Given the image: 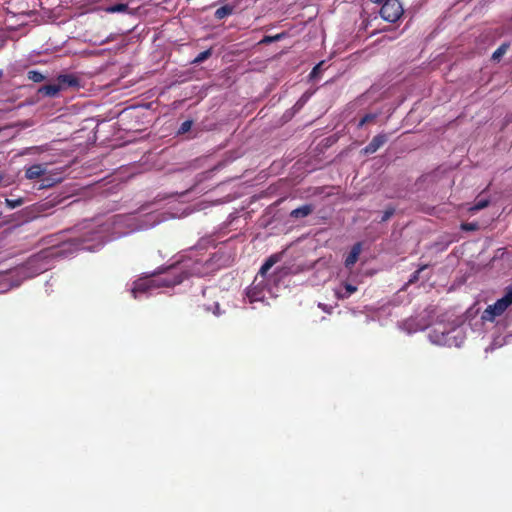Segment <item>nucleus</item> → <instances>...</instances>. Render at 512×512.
I'll use <instances>...</instances> for the list:
<instances>
[{
    "label": "nucleus",
    "instance_id": "nucleus-17",
    "mask_svg": "<svg viewBox=\"0 0 512 512\" xmlns=\"http://www.w3.org/2000/svg\"><path fill=\"white\" fill-rule=\"evenodd\" d=\"M312 206L311 205H303L299 208H296L292 210L291 217L293 218H303L308 216L312 212Z\"/></svg>",
    "mask_w": 512,
    "mask_h": 512
},
{
    "label": "nucleus",
    "instance_id": "nucleus-3",
    "mask_svg": "<svg viewBox=\"0 0 512 512\" xmlns=\"http://www.w3.org/2000/svg\"><path fill=\"white\" fill-rule=\"evenodd\" d=\"M431 343L439 346L459 347L464 341V333L461 328L447 326L443 323L435 324L428 333Z\"/></svg>",
    "mask_w": 512,
    "mask_h": 512
},
{
    "label": "nucleus",
    "instance_id": "nucleus-36",
    "mask_svg": "<svg viewBox=\"0 0 512 512\" xmlns=\"http://www.w3.org/2000/svg\"><path fill=\"white\" fill-rule=\"evenodd\" d=\"M48 269H49V266H45V267L43 268V270H48Z\"/></svg>",
    "mask_w": 512,
    "mask_h": 512
},
{
    "label": "nucleus",
    "instance_id": "nucleus-37",
    "mask_svg": "<svg viewBox=\"0 0 512 512\" xmlns=\"http://www.w3.org/2000/svg\"><path fill=\"white\" fill-rule=\"evenodd\" d=\"M3 73H2V70H0V78L2 77Z\"/></svg>",
    "mask_w": 512,
    "mask_h": 512
},
{
    "label": "nucleus",
    "instance_id": "nucleus-10",
    "mask_svg": "<svg viewBox=\"0 0 512 512\" xmlns=\"http://www.w3.org/2000/svg\"><path fill=\"white\" fill-rule=\"evenodd\" d=\"M362 247L360 243L355 244L345 259V266L352 267L358 260Z\"/></svg>",
    "mask_w": 512,
    "mask_h": 512
},
{
    "label": "nucleus",
    "instance_id": "nucleus-27",
    "mask_svg": "<svg viewBox=\"0 0 512 512\" xmlns=\"http://www.w3.org/2000/svg\"><path fill=\"white\" fill-rule=\"evenodd\" d=\"M394 214V209H387L383 216H382V219L381 221H386L388 220L392 215Z\"/></svg>",
    "mask_w": 512,
    "mask_h": 512
},
{
    "label": "nucleus",
    "instance_id": "nucleus-7",
    "mask_svg": "<svg viewBox=\"0 0 512 512\" xmlns=\"http://www.w3.org/2000/svg\"><path fill=\"white\" fill-rule=\"evenodd\" d=\"M403 14V7L399 0H385L380 15L388 22H396Z\"/></svg>",
    "mask_w": 512,
    "mask_h": 512
},
{
    "label": "nucleus",
    "instance_id": "nucleus-38",
    "mask_svg": "<svg viewBox=\"0 0 512 512\" xmlns=\"http://www.w3.org/2000/svg\"><path fill=\"white\" fill-rule=\"evenodd\" d=\"M2 179H3V175H2V174H0V181H1Z\"/></svg>",
    "mask_w": 512,
    "mask_h": 512
},
{
    "label": "nucleus",
    "instance_id": "nucleus-4",
    "mask_svg": "<svg viewBox=\"0 0 512 512\" xmlns=\"http://www.w3.org/2000/svg\"><path fill=\"white\" fill-rule=\"evenodd\" d=\"M33 175L34 189L38 190L51 187L63 179L62 172L50 165H34Z\"/></svg>",
    "mask_w": 512,
    "mask_h": 512
},
{
    "label": "nucleus",
    "instance_id": "nucleus-20",
    "mask_svg": "<svg viewBox=\"0 0 512 512\" xmlns=\"http://www.w3.org/2000/svg\"><path fill=\"white\" fill-rule=\"evenodd\" d=\"M56 252L52 251V250H46V251H43L41 253H38L37 255H34V264L39 261L40 259L42 258H48L50 256H53L55 255ZM36 266L34 265V273L36 272Z\"/></svg>",
    "mask_w": 512,
    "mask_h": 512
},
{
    "label": "nucleus",
    "instance_id": "nucleus-8",
    "mask_svg": "<svg viewBox=\"0 0 512 512\" xmlns=\"http://www.w3.org/2000/svg\"><path fill=\"white\" fill-rule=\"evenodd\" d=\"M387 141L385 134H379L375 136L372 141L363 149L365 154L375 153L384 143Z\"/></svg>",
    "mask_w": 512,
    "mask_h": 512
},
{
    "label": "nucleus",
    "instance_id": "nucleus-13",
    "mask_svg": "<svg viewBox=\"0 0 512 512\" xmlns=\"http://www.w3.org/2000/svg\"><path fill=\"white\" fill-rule=\"evenodd\" d=\"M400 327H401V329L405 330L407 333H413V332H416V331L424 328L423 325L417 324L415 322V319H413V318H410V319L404 321L400 325Z\"/></svg>",
    "mask_w": 512,
    "mask_h": 512
},
{
    "label": "nucleus",
    "instance_id": "nucleus-24",
    "mask_svg": "<svg viewBox=\"0 0 512 512\" xmlns=\"http://www.w3.org/2000/svg\"><path fill=\"white\" fill-rule=\"evenodd\" d=\"M506 50H507V45L506 44H503L501 45L492 55V58L494 60H499L505 53H506Z\"/></svg>",
    "mask_w": 512,
    "mask_h": 512
},
{
    "label": "nucleus",
    "instance_id": "nucleus-2",
    "mask_svg": "<svg viewBox=\"0 0 512 512\" xmlns=\"http://www.w3.org/2000/svg\"><path fill=\"white\" fill-rule=\"evenodd\" d=\"M164 217L159 213L151 212L144 215L125 214L112 215L105 222L95 226L88 234L76 243L80 249L97 251L106 242L126 236L130 233L145 230L161 223Z\"/></svg>",
    "mask_w": 512,
    "mask_h": 512
},
{
    "label": "nucleus",
    "instance_id": "nucleus-34",
    "mask_svg": "<svg viewBox=\"0 0 512 512\" xmlns=\"http://www.w3.org/2000/svg\"><path fill=\"white\" fill-rule=\"evenodd\" d=\"M27 77H28L29 79H32V71H28V72H27Z\"/></svg>",
    "mask_w": 512,
    "mask_h": 512
},
{
    "label": "nucleus",
    "instance_id": "nucleus-18",
    "mask_svg": "<svg viewBox=\"0 0 512 512\" xmlns=\"http://www.w3.org/2000/svg\"><path fill=\"white\" fill-rule=\"evenodd\" d=\"M234 7L230 5H224L218 8L215 11V17L219 20L231 15L233 13Z\"/></svg>",
    "mask_w": 512,
    "mask_h": 512
},
{
    "label": "nucleus",
    "instance_id": "nucleus-29",
    "mask_svg": "<svg viewBox=\"0 0 512 512\" xmlns=\"http://www.w3.org/2000/svg\"><path fill=\"white\" fill-rule=\"evenodd\" d=\"M374 118L372 115H366L359 123V126L364 125L366 122L371 121Z\"/></svg>",
    "mask_w": 512,
    "mask_h": 512
},
{
    "label": "nucleus",
    "instance_id": "nucleus-6",
    "mask_svg": "<svg viewBox=\"0 0 512 512\" xmlns=\"http://www.w3.org/2000/svg\"><path fill=\"white\" fill-rule=\"evenodd\" d=\"M246 295L251 303L257 301L263 302L266 300L268 295L271 297L274 296L271 288L267 287L266 282L259 280L258 277H255V280L248 288Z\"/></svg>",
    "mask_w": 512,
    "mask_h": 512
},
{
    "label": "nucleus",
    "instance_id": "nucleus-16",
    "mask_svg": "<svg viewBox=\"0 0 512 512\" xmlns=\"http://www.w3.org/2000/svg\"><path fill=\"white\" fill-rule=\"evenodd\" d=\"M276 263V259L272 256L266 260V262L261 266L259 274L256 276L259 280H263L266 282V273L271 269V267Z\"/></svg>",
    "mask_w": 512,
    "mask_h": 512
},
{
    "label": "nucleus",
    "instance_id": "nucleus-23",
    "mask_svg": "<svg viewBox=\"0 0 512 512\" xmlns=\"http://www.w3.org/2000/svg\"><path fill=\"white\" fill-rule=\"evenodd\" d=\"M54 200H49L47 202H45L44 204H41L39 205L38 207H35L34 206V213H36V211H42V210H46V209H50L54 206ZM36 214H34V219L36 218Z\"/></svg>",
    "mask_w": 512,
    "mask_h": 512
},
{
    "label": "nucleus",
    "instance_id": "nucleus-5",
    "mask_svg": "<svg viewBox=\"0 0 512 512\" xmlns=\"http://www.w3.org/2000/svg\"><path fill=\"white\" fill-rule=\"evenodd\" d=\"M512 305V286L507 287L503 297L498 299L495 303L488 305L482 312L481 319L483 321L493 322L497 317L504 314V312Z\"/></svg>",
    "mask_w": 512,
    "mask_h": 512
},
{
    "label": "nucleus",
    "instance_id": "nucleus-33",
    "mask_svg": "<svg viewBox=\"0 0 512 512\" xmlns=\"http://www.w3.org/2000/svg\"><path fill=\"white\" fill-rule=\"evenodd\" d=\"M318 306H319L322 310H324V311H326V312L330 313V309H328V307H327L326 305H324V304H322V303H319V305H318Z\"/></svg>",
    "mask_w": 512,
    "mask_h": 512
},
{
    "label": "nucleus",
    "instance_id": "nucleus-30",
    "mask_svg": "<svg viewBox=\"0 0 512 512\" xmlns=\"http://www.w3.org/2000/svg\"><path fill=\"white\" fill-rule=\"evenodd\" d=\"M43 80V75L37 71H34V82H40Z\"/></svg>",
    "mask_w": 512,
    "mask_h": 512
},
{
    "label": "nucleus",
    "instance_id": "nucleus-25",
    "mask_svg": "<svg viewBox=\"0 0 512 512\" xmlns=\"http://www.w3.org/2000/svg\"><path fill=\"white\" fill-rule=\"evenodd\" d=\"M192 127V121H184L181 126H180V129H179V133L183 134V133H186L188 132Z\"/></svg>",
    "mask_w": 512,
    "mask_h": 512
},
{
    "label": "nucleus",
    "instance_id": "nucleus-35",
    "mask_svg": "<svg viewBox=\"0 0 512 512\" xmlns=\"http://www.w3.org/2000/svg\"><path fill=\"white\" fill-rule=\"evenodd\" d=\"M370 1L378 4V3H381L383 0H370Z\"/></svg>",
    "mask_w": 512,
    "mask_h": 512
},
{
    "label": "nucleus",
    "instance_id": "nucleus-1",
    "mask_svg": "<svg viewBox=\"0 0 512 512\" xmlns=\"http://www.w3.org/2000/svg\"><path fill=\"white\" fill-rule=\"evenodd\" d=\"M219 258L198 257L195 251L180 256L164 273L145 276L133 283L131 293L135 299L151 296L161 288L173 287L190 276H206L221 267Z\"/></svg>",
    "mask_w": 512,
    "mask_h": 512
},
{
    "label": "nucleus",
    "instance_id": "nucleus-26",
    "mask_svg": "<svg viewBox=\"0 0 512 512\" xmlns=\"http://www.w3.org/2000/svg\"><path fill=\"white\" fill-rule=\"evenodd\" d=\"M461 228L463 230L472 231L477 228V224L476 223H466V224H462Z\"/></svg>",
    "mask_w": 512,
    "mask_h": 512
},
{
    "label": "nucleus",
    "instance_id": "nucleus-12",
    "mask_svg": "<svg viewBox=\"0 0 512 512\" xmlns=\"http://www.w3.org/2000/svg\"><path fill=\"white\" fill-rule=\"evenodd\" d=\"M58 85L61 86V90H62L67 87L77 86L78 81L72 75H60L58 77Z\"/></svg>",
    "mask_w": 512,
    "mask_h": 512
},
{
    "label": "nucleus",
    "instance_id": "nucleus-15",
    "mask_svg": "<svg viewBox=\"0 0 512 512\" xmlns=\"http://www.w3.org/2000/svg\"><path fill=\"white\" fill-rule=\"evenodd\" d=\"M276 263V259L272 256L266 260V262L261 266L259 274L256 276L259 280H263L266 282V273L271 269V267Z\"/></svg>",
    "mask_w": 512,
    "mask_h": 512
},
{
    "label": "nucleus",
    "instance_id": "nucleus-32",
    "mask_svg": "<svg viewBox=\"0 0 512 512\" xmlns=\"http://www.w3.org/2000/svg\"><path fill=\"white\" fill-rule=\"evenodd\" d=\"M213 314L216 315V316H220L221 315V312H220V309H219V304L218 303H215L214 304V309H213Z\"/></svg>",
    "mask_w": 512,
    "mask_h": 512
},
{
    "label": "nucleus",
    "instance_id": "nucleus-11",
    "mask_svg": "<svg viewBox=\"0 0 512 512\" xmlns=\"http://www.w3.org/2000/svg\"><path fill=\"white\" fill-rule=\"evenodd\" d=\"M357 287L352 284H345L342 288L335 290V295L338 299H345L350 297L356 292Z\"/></svg>",
    "mask_w": 512,
    "mask_h": 512
},
{
    "label": "nucleus",
    "instance_id": "nucleus-14",
    "mask_svg": "<svg viewBox=\"0 0 512 512\" xmlns=\"http://www.w3.org/2000/svg\"><path fill=\"white\" fill-rule=\"evenodd\" d=\"M276 263V259L272 256L266 260V262L261 266L259 274L256 276L259 280H263L266 282V273L271 269V267Z\"/></svg>",
    "mask_w": 512,
    "mask_h": 512
},
{
    "label": "nucleus",
    "instance_id": "nucleus-21",
    "mask_svg": "<svg viewBox=\"0 0 512 512\" xmlns=\"http://www.w3.org/2000/svg\"><path fill=\"white\" fill-rule=\"evenodd\" d=\"M127 5L126 4H116V5H113V6H109L105 9L106 12L108 13H118V12H124L127 10Z\"/></svg>",
    "mask_w": 512,
    "mask_h": 512
},
{
    "label": "nucleus",
    "instance_id": "nucleus-31",
    "mask_svg": "<svg viewBox=\"0 0 512 512\" xmlns=\"http://www.w3.org/2000/svg\"><path fill=\"white\" fill-rule=\"evenodd\" d=\"M25 176L28 179H32V166L25 169Z\"/></svg>",
    "mask_w": 512,
    "mask_h": 512
},
{
    "label": "nucleus",
    "instance_id": "nucleus-9",
    "mask_svg": "<svg viewBox=\"0 0 512 512\" xmlns=\"http://www.w3.org/2000/svg\"><path fill=\"white\" fill-rule=\"evenodd\" d=\"M61 90V86L58 85V83L48 84L45 86H42L37 91V96L40 97H54L58 94V92Z\"/></svg>",
    "mask_w": 512,
    "mask_h": 512
},
{
    "label": "nucleus",
    "instance_id": "nucleus-19",
    "mask_svg": "<svg viewBox=\"0 0 512 512\" xmlns=\"http://www.w3.org/2000/svg\"><path fill=\"white\" fill-rule=\"evenodd\" d=\"M489 201L487 199L478 200L473 206L469 208V211L475 213L485 207H487Z\"/></svg>",
    "mask_w": 512,
    "mask_h": 512
},
{
    "label": "nucleus",
    "instance_id": "nucleus-22",
    "mask_svg": "<svg viewBox=\"0 0 512 512\" xmlns=\"http://www.w3.org/2000/svg\"><path fill=\"white\" fill-rule=\"evenodd\" d=\"M210 55H211V50L210 49L205 50L197 55V57L193 60V63L199 64V63L205 61L208 57H210Z\"/></svg>",
    "mask_w": 512,
    "mask_h": 512
},
{
    "label": "nucleus",
    "instance_id": "nucleus-28",
    "mask_svg": "<svg viewBox=\"0 0 512 512\" xmlns=\"http://www.w3.org/2000/svg\"><path fill=\"white\" fill-rule=\"evenodd\" d=\"M323 64H324V62H321V63H319L317 66H315V67L313 68L312 72L310 73V76H311L312 78L316 77V75H317V73H318V71H319L320 67H321Z\"/></svg>",
    "mask_w": 512,
    "mask_h": 512
}]
</instances>
